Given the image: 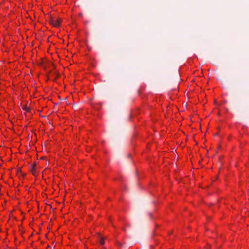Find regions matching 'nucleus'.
<instances>
[{
  "label": "nucleus",
  "mask_w": 249,
  "mask_h": 249,
  "mask_svg": "<svg viewBox=\"0 0 249 249\" xmlns=\"http://www.w3.org/2000/svg\"><path fill=\"white\" fill-rule=\"evenodd\" d=\"M61 19L58 18L51 17L49 22L51 25L55 27L59 26Z\"/></svg>",
  "instance_id": "1"
},
{
  "label": "nucleus",
  "mask_w": 249,
  "mask_h": 249,
  "mask_svg": "<svg viewBox=\"0 0 249 249\" xmlns=\"http://www.w3.org/2000/svg\"><path fill=\"white\" fill-rule=\"evenodd\" d=\"M31 171L32 172V173L33 175L35 176L36 175V164H33L31 167Z\"/></svg>",
  "instance_id": "2"
},
{
  "label": "nucleus",
  "mask_w": 249,
  "mask_h": 249,
  "mask_svg": "<svg viewBox=\"0 0 249 249\" xmlns=\"http://www.w3.org/2000/svg\"><path fill=\"white\" fill-rule=\"evenodd\" d=\"M100 243L101 245H104L105 244L104 239L102 238H101Z\"/></svg>",
  "instance_id": "3"
},
{
  "label": "nucleus",
  "mask_w": 249,
  "mask_h": 249,
  "mask_svg": "<svg viewBox=\"0 0 249 249\" xmlns=\"http://www.w3.org/2000/svg\"><path fill=\"white\" fill-rule=\"evenodd\" d=\"M23 109L26 110H27V111H29V109H28V108L27 107H25L23 108Z\"/></svg>",
  "instance_id": "4"
}]
</instances>
